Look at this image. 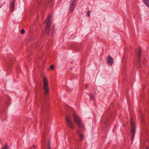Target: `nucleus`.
I'll return each instance as SVG.
<instances>
[{
	"label": "nucleus",
	"instance_id": "1",
	"mask_svg": "<svg viewBox=\"0 0 149 149\" xmlns=\"http://www.w3.org/2000/svg\"><path fill=\"white\" fill-rule=\"evenodd\" d=\"M43 90L45 95L48 94L49 92V88L47 79L45 77L43 78Z\"/></svg>",
	"mask_w": 149,
	"mask_h": 149
},
{
	"label": "nucleus",
	"instance_id": "2",
	"mask_svg": "<svg viewBox=\"0 0 149 149\" xmlns=\"http://www.w3.org/2000/svg\"><path fill=\"white\" fill-rule=\"evenodd\" d=\"M130 123L131 125V131L130 132L131 139L132 141L133 140L135 132V124L132 117L131 118Z\"/></svg>",
	"mask_w": 149,
	"mask_h": 149
},
{
	"label": "nucleus",
	"instance_id": "3",
	"mask_svg": "<svg viewBox=\"0 0 149 149\" xmlns=\"http://www.w3.org/2000/svg\"><path fill=\"white\" fill-rule=\"evenodd\" d=\"M74 121L77 125L78 127L80 128L83 127V125L82 121L79 117L75 114L73 115Z\"/></svg>",
	"mask_w": 149,
	"mask_h": 149
},
{
	"label": "nucleus",
	"instance_id": "4",
	"mask_svg": "<svg viewBox=\"0 0 149 149\" xmlns=\"http://www.w3.org/2000/svg\"><path fill=\"white\" fill-rule=\"evenodd\" d=\"M51 18L52 17L51 16H49L46 21V25L45 26L46 33L47 34H48L49 33Z\"/></svg>",
	"mask_w": 149,
	"mask_h": 149
},
{
	"label": "nucleus",
	"instance_id": "5",
	"mask_svg": "<svg viewBox=\"0 0 149 149\" xmlns=\"http://www.w3.org/2000/svg\"><path fill=\"white\" fill-rule=\"evenodd\" d=\"M77 0H71L70 2V5L69 8V11L72 13L74 10L76 4Z\"/></svg>",
	"mask_w": 149,
	"mask_h": 149
},
{
	"label": "nucleus",
	"instance_id": "6",
	"mask_svg": "<svg viewBox=\"0 0 149 149\" xmlns=\"http://www.w3.org/2000/svg\"><path fill=\"white\" fill-rule=\"evenodd\" d=\"M141 49L139 48V51L137 52L136 55L138 58V61L137 62V68H139L140 67L141 65L140 64V60L141 59Z\"/></svg>",
	"mask_w": 149,
	"mask_h": 149
},
{
	"label": "nucleus",
	"instance_id": "7",
	"mask_svg": "<svg viewBox=\"0 0 149 149\" xmlns=\"http://www.w3.org/2000/svg\"><path fill=\"white\" fill-rule=\"evenodd\" d=\"M66 121L67 123V125L70 128L72 129L74 128V126L73 125L72 123L69 118L66 117Z\"/></svg>",
	"mask_w": 149,
	"mask_h": 149
},
{
	"label": "nucleus",
	"instance_id": "8",
	"mask_svg": "<svg viewBox=\"0 0 149 149\" xmlns=\"http://www.w3.org/2000/svg\"><path fill=\"white\" fill-rule=\"evenodd\" d=\"M113 59L110 56H108L107 58V63L109 65L111 66L113 63Z\"/></svg>",
	"mask_w": 149,
	"mask_h": 149
},
{
	"label": "nucleus",
	"instance_id": "9",
	"mask_svg": "<svg viewBox=\"0 0 149 149\" xmlns=\"http://www.w3.org/2000/svg\"><path fill=\"white\" fill-rule=\"evenodd\" d=\"M11 2L10 3V8L11 10V11L12 12L13 11L14 9L15 8V1L14 0H10Z\"/></svg>",
	"mask_w": 149,
	"mask_h": 149
},
{
	"label": "nucleus",
	"instance_id": "10",
	"mask_svg": "<svg viewBox=\"0 0 149 149\" xmlns=\"http://www.w3.org/2000/svg\"><path fill=\"white\" fill-rule=\"evenodd\" d=\"M77 133L80 138V141H83L84 138V136L83 135L81 134L79 131H77Z\"/></svg>",
	"mask_w": 149,
	"mask_h": 149
},
{
	"label": "nucleus",
	"instance_id": "11",
	"mask_svg": "<svg viewBox=\"0 0 149 149\" xmlns=\"http://www.w3.org/2000/svg\"><path fill=\"white\" fill-rule=\"evenodd\" d=\"M143 1L149 8V0H143Z\"/></svg>",
	"mask_w": 149,
	"mask_h": 149
},
{
	"label": "nucleus",
	"instance_id": "12",
	"mask_svg": "<svg viewBox=\"0 0 149 149\" xmlns=\"http://www.w3.org/2000/svg\"><path fill=\"white\" fill-rule=\"evenodd\" d=\"M2 149H8V145L7 144H5L4 147Z\"/></svg>",
	"mask_w": 149,
	"mask_h": 149
},
{
	"label": "nucleus",
	"instance_id": "13",
	"mask_svg": "<svg viewBox=\"0 0 149 149\" xmlns=\"http://www.w3.org/2000/svg\"><path fill=\"white\" fill-rule=\"evenodd\" d=\"M139 118H141L143 119V116L142 114L141 113L139 112Z\"/></svg>",
	"mask_w": 149,
	"mask_h": 149
},
{
	"label": "nucleus",
	"instance_id": "14",
	"mask_svg": "<svg viewBox=\"0 0 149 149\" xmlns=\"http://www.w3.org/2000/svg\"><path fill=\"white\" fill-rule=\"evenodd\" d=\"M25 30L24 29H22L21 31V33L22 34H24L25 33Z\"/></svg>",
	"mask_w": 149,
	"mask_h": 149
},
{
	"label": "nucleus",
	"instance_id": "15",
	"mask_svg": "<svg viewBox=\"0 0 149 149\" xmlns=\"http://www.w3.org/2000/svg\"><path fill=\"white\" fill-rule=\"evenodd\" d=\"M90 11H88L87 13V15L89 17H90Z\"/></svg>",
	"mask_w": 149,
	"mask_h": 149
},
{
	"label": "nucleus",
	"instance_id": "16",
	"mask_svg": "<svg viewBox=\"0 0 149 149\" xmlns=\"http://www.w3.org/2000/svg\"><path fill=\"white\" fill-rule=\"evenodd\" d=\"M54 65H52L51 66L50 68L51 70H52L53 69V68L54 67Z\"/></svg>",
	"mask_w": 149,
	"mask_h": 149
},
{
	"label": "nucleus",
	"instance_id": "17",
	"mask_svg": "<svg viewBox=\"0 0 149 149\" xmlns=\"http://www.w3.org/2000/svg\"><path fill=\"white\" fill-rule=\"evenodd\" d=\"M48 149H50V146L49 142L48 143Z\"/></svg>",
	"mask_w": 149,
	"mask_h": 149
},
{
	"label": "nucleus",
	"instance_id": "18",
	"mask_svg": "<svg viewBox=\"0 0 149 149\" xmlns=\"http://www.w3.org/2000/svg\"><path fill=\"white\" fill-rule=\"evenodd\" d=\"M52 0H47V1L49 3H50L52 1Z\"/></svg>",
	"mask_w": 149,
	"mask_h": 149
},
{
	"label": "nucleus",
	"instance_id": "19",
	"mask_svg": "<svg viewBox=\"0 0 149 149\" xmlns=\"http://www.w3.org/2000/svg\"><path fill=\"white\" fill-rule=\"evenodd\" d=\"M54 29H55V28H54V27L53 26V28H52V30L53 32L54 30Z\"/></svg>",
	"mask_w": 149,
	"mask_h": 149
},
{
	"label": "nucleus",
	"instance_id": "20",
	"mask_svg": "<svg viewBox=\"0 0 149 149\" xmlns=\"http://www.w3.org/2000/svg\"><path fill=\"white\" fill-rule=\"evenodd\" d=\"M86 88H87L88 86V85L87 84H86Z\"/></svg>",
	"mask_w": 149,
	"mask_h": 149
},
{
	"label": "nucleus",
	"instance_id": "21",
	"mask_svg": "<svg viewBox=\"0 0 149 149\" xmlns=\"http://www.w3.org/2000/svg\"><path fill=\"white\" fill-rule=\"evenodd\" d=\"M90 97H91V99H93V98L91 96H90Z\"/></svg>",
	"mask_w": 149,
	"mask_h": 149
},
{
	"label": "nucleus",
	"instance_id": "22",
	"mask_svg": "<svg viewBox=\"0 0 149 149\" xmlns=\"http://www.w3.org/2000/svg\"><path fill=\"white\" fill-rule=\"evenodd\" d=\"M68 106V105L67 104H66V106H65V107H66V108Z\"/></svg>",
	"mask_w": 149,
	"mask_h": 149
},
{
	"label": "nucleus",
	"instance_id": "23",
	"mask_svg": "<svg viewBox=\"0 0 149 149\" xmlns=\"http://www.w3.org/2000/svg\"><path fill=\"white\" fill-rule=\"evenodd\" d=\"M146 149H149V148L148 147H147L146 148Z\"/></svg>",
	"mask_w": 149,
	"mask_h": 149
},
{
	"label": "nucleus",
	"instance_id": "24",
	"mask_svg": "<svg viewBox=\"0 0 149 149\" xmlns=\"http://www.w3.org/2000/svg\"><path fill=\"white\" fill-rule=\"evenodd\" d=\"M33 148L34 149L35 148V146H33Z\"/></svg>",
	"mask_w": 149,
	"mask_h": 149
}]
</instances>
